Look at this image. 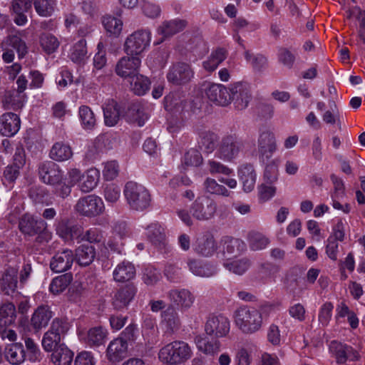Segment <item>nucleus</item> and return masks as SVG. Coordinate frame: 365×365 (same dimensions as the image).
Masks as SVG:
<instances>
[{
  "mask_svg": "<svg viewBox=\"0 0 365 365\" xmlns=\"http://www.w3.org/2000/svg\"><path fill=\"white\" fill-rule=\"evenodd\" d=\"M128 353V344L122 339H113L107 348V357L109 361L118 362L123 360Z\"/></svg>",
  "mask_w": 365,
  "mask_h": 365,
  "instance_id": "25",
  "label": "nucleus"
},
{
  "mask_svg": "<svg viewBox=\"0 0 365 365\" xmlns=\"http://www.w3.org/2000/svg\"><path fill=\"white\" fill-rule=\"evenodd\" d=\"M74 209L80 215L93 217L103 212L104 205L101 197L95 195H88L79 198Z\"/></svg>",
  "mask_w": 365,
  "mask_h": 365,
  "instance_id": "8",
  "label": "nucleus"
},
{
  "mask_svg": "<svg viewBox=\"0 0 365 365\" xmlns=\"http://www.w3.org/2000/svg\"><path fill=\"white\" fill-rule=\"evenodd\" d=\"M18 269L15 267H9L3 273L0 279V289L6 295L13 294L17 288Z\"/></svg>",
  "mask_w": 365,
  "mask_h": 365,
  "instance_id": "24",
  "label": "nucleus"
},
{
  "mask_svg": "<svg viewBox=\"0 0 365 365\" xmlns=\"http://www.w3.org/2000/svg\"><path fill=\"white\" fill-rule=\"evenodd\" d=\"M257 148L259 159L263 162L269 160L277 148L274 133L269 130L261 131L257 140Z\"/></svg>",
  "mask_w": 365,
  "mask_h": 365,
  "instance_id": "11",
  "label": "nucleus"
},
{
  "mask_svg": "<svg viewBox=\"0 0 365 365\" xmlns=\"http://www.w3.org/2000/svg\"><path fill=\"white\" fill-rule=\"evenodd\" d=\"M243 143L235 135L222 137L218 144L216 156L225 162H231L242 150Z\"/></svg>",
  "mask_w": 365,
  "mask_h": 365,
  "instance_id": "6",
  "label": "nucleus"
},
{
  "mask_svg": "<svg viewBox=\"0 0 365 365\" xmlns=\"http://www.w3.org/2000/svg\"><path fill=\"white\" fill-rule=\"evenodd\" d=\"M194 76V71L190 64L184 62L173 63L167 73L168 82L175 86L188 83Z\"/></svg>",
  "mask_w": 365,
  "mask_h": 365,
  "instance_id": "10",
  "label": "nucleus"
},
{
  "mask_svg": "<svg viewBox=\"0 0 365 365\" xmlns=\"http://www.w3.org/2000/svg\"><path fill=\"white\" fill-rule=\"evenodd\" d=\"M136 292L137 287L133 283L120 287L116 290L112 298L113 306L118 310L126 307L134 299Z\"/></svg>",
  "mask_w": 365,
  "mask_h": 365,
  "instance_id": "17",
  "label": "nucleus"
},
{
  "mask_svg": "<svg viewBox=\"0 0 365 365\" xmlns=\"http://www.w3.org/2000/svg\"><path fill=\"white\" fill-rule=\"evenodd\" d=\"M130 85L135 94L143 96L149 90L150 82L147 77L138 73L130 78Z\"/></svg>",
  "mask_w": 365,
  "mask_h": 365,
  "instance_id": "43",
  "label": "nucleus"
},
{
  "mask_svg": "<svg viewBox=\"0 0 365 365\" xmlns=\"http://www.w3.org/2000/svg\"><path fill=\"white\" fill-rule=\"evenodd\" d=\"M224 248L227 253L237 256L246 250V244L240 239L227 237Z\"/></svg>",
  "mask_w": 365,
  "mask_h": 365,
  "instance_id": "53",
  "label": "nucleus"
},
{
  "mask_svg": "<svg viewBox=\"0 0 365 365\" xmlns=\"http://www.w3.org/2000/svg\"><path fill=\"white\" fill-rule=\"evenodd\" d=\"M52 316V312L48 306H40L33 314L31 324L35 330L38 331L48 324Z\"/></svg>",
  "mask_w": 365,
  "mask_h": 365,
  "instance_id": "28",
  "label": "nucleus"
},
{
  "mask_svg": "<svg viewBox=\"0 0 365 365\" xmlns=\"http://www.w3.org/2000/svg\"><path fill=\"white\" fill-rule=\"evenodd\" d=\"M247 240L252 250L264 249L269 243L267 237L257 231H250L247 235Z\"/></svg>",
  "mask_w": 365,
  "mask_h": 365,
  "instance_id": "51",
  "label": "nucleus"
},
{
  "mask_svg": "<svg viewBox=\"0 0 365 365\" xmlns=\"http://www.w3.org/2000/svg\"><path fill=\"white\" fill-rule=\"evenodd\" d=\"M50 158L57 162L69 160L73 156L71 146L63 142L55 143L49 153Z\"/></svg>",
  "mask_w": 365,
  "mask_h": 365,
  "instance_id": "34",
  "label": "nucleus"
},
{
  "mask_svg": "<svg viewBox=\"0 0 365 365\" xmlns=\"http://www.w3.org/2000/svg\"><path fill=\"white\" fill-rule=\"evenodd\" d=\"M146 235L152 244L158 247L164 246L166 235L164 228L158 223H151L146 228Z\"/></svg>",
  "mask_w": 365,
  "mask_h": 365,
  "instance_id": "35",
  "label": "nucleus"
},
{
  "mask_svg": "<svg viewBox=\"0 0 365 365\" xmlns=\"http://www.w3.org/2000/svg\"><path fill=\"white\" fill-rule=\"evenodd\" d=\"M162 322L165 325L167 331L173 334L180 327V319L178 313L177 308L173 305H169L167 309L162 312Z\"/></svg>",
  "mask_w": 365,
  "mask_h": 365,
  "instance_id": "30",
  "label": "nucleus"
},
{
  "mask_svg": "<svg viewBox=\"0 0 365 365\" xmlns=\"http://www.w3.org/2000/svg\"><path fill=\"white\" fill-rule=\"evenodd\" d=\"M207 169L212 175L222 174L225 175H229L232 173V169L215 160H208Z\"/></svg>",
  "mask_w": 365,
  "mask_h": 365,
  "instance_id": "62",
  "label": "nucleus"
},
{
  "mask_svg": "<svg viewBox=\"0 0 365 365\" xmlns=\"http://www.w3.org/2000/svg\"><path fill=\"white\" fill-rule=\"evenodd\" d=\"M120 196V188L114 183L108 184L104 188L105 199L110 202H115Z\"/></svg>",
  "mask_w": 365,
  "mask_h": 365,
  "instance_id": "64",
  "label": "nucleus"
},
{
  "mask_svg": "<svg viewBox=\"0 0 365 365\" xmlns=\"http://www.w3.org/2000/svg\"><path fill=\"white\" fill-rule=\"evenodd\" d=\"M231 101L238 110L246 108L252 99L250 85L247 83L237 82L230 87Z\"/></svg>",
  "mask_w": 365,
  "mask_h": 365,
  "instance_id": "13",
  "label": "nucleus"
},
{
  "mask_svg": "<svg viewBox=\"0 0 365 365\" xmlns=\"http://www.w3.org/2000/svg\"><path fill=\"white\" fill-rule=\"evenodd\" d=\"M20 118L14 113H6L0 116V133L4 136L14 135L20 128Z\"/></svg>",
  "mask_w": 365,
  "mask_h": 365,
  "instance_id": "21",
  "label": "nucleus"
},
{
  "mask_svg": "<svg viewBox=\"0 0 365 365\" xmlns=\"http://www.w3.org/2000/svg\"><path fill=\"white\" fill-rule=\"evenodd\" d=\"M192 356V350L187 343L174 341L162 347L158 353L161 362L167 365H178L184 363Z\"/></svg>",
  "mask_w": 365,
  "mask_h": 365,
  "instance_id": "1",
  "label": "nucleus"
},
{
  "mask_svg": "<svg viewBox=\"0 0 365 365\" xmlns=\"http://www.w3.org/2000/svg\"><path fill=\"white\" fill-rule=\"evenodd\" d=\"M128 117L130 122L136 123L138 126L141 127L144 125L145 122L148 119L149 115L142 105L135 103L130 107Z\"/></svg>",
  "mask_w": 365,
  "mask_h": 365,
  "instance_id": "41",
  "label": "nucleus"
},
{
  "mask_svg": "<svg viewBox=\"0 0 365 365\" xmlns=\"http://www.w3.org/2000/svg\"><path fill=\"white\" fill-rule=\"evenodd\" d=\"M295 56L287 48L281 47L279 49L278 60L284 66L291 68L295 62Z\"/></svg>",
  "mask_w": 365,
  "mask_h": 365,
  "instance_id": "63",
  "label": "nucleus"
},
{
  "mask_svg": "<svg viewBox=\"0 0 365 365\" xmlns=\"http://www.w3.org/2000/svg\"><path fill=\"white\" fill-rule=\"evenodd\" d=\"M151 33L148 30H138L125 39L124 51L128 56L140 55L150 44Z\"/></svg>",
  "mask_w": 365,
  "mask_h": 365,
  "instance_id": "7",
  "label": "nucleus"
},
{
  "mask_svg": "<svg viewBox=\"0 0 365 365\" xmlns=\"http://www.w3.org/2000/svg\"><path fill=\"white\" fill-rule=\"evenodd\" d=\"M26 96L16 91V89L8 90L1 95V103L4 109L17 110L24 104Z\"/></svg>",
  "mask_w": 365,
  "mask_h": 365,
  "instance_id": "22",
  "label": "nucleus"
},
{
  "mask_svg": "<svg viewBox=\"0 0 365 365\" xmlns=\"http://www.w3.org/2000/svg\"><path fill=\"white\" fill-rule=\"evenodd\" d=\"M218 135L210 130L202 131L200 133V148L207 153H212L217 148Z\"/></svg>",
  "mask_w": 365,
  "mask_h": 365,
  "instance_id": "40",
  "label": "nucleus"
},
{
  "mask_svg": "<svg viewBox=\"0 0 365 365\" xmlns=\"http://www.w3.org/2000/svg\"><path fill=\"white\" fill-rule=\"evenodd\" d=\"M73 280L71 274L66 273L58 276L51 281L49 290L53 294H58L63 292Z\"/></svg>",
  "mask_w": 365,
  "mask_h": 365,
  "instance_id": "46",
  "label": "nucleus"
},
{
  "mask_svg": "<svg viewBox=\"0 0 365 365\" xmlns=\"http://www.w3.org/2000/svg\"><path fill=\"white\" fill-rule=\"evenodd\" d=\"M5 357L10 364L14 365L23 363L26 357L23 344L20 342H14L6 346Z\"/></svg>",
  "mask_w": 365,
  "mask_h": 365,
  "instance_id": "29",
  "label": "nucleus"
},
{
  "mask_svg": "<svg viewBox=\"0 0 365 365\" xmlns=\"http://www.w3.org/2000/svg\"><path fill=\"white\" fill-rule=\"evenodd\" d=\"M217 250V243L210 232H206L197 237L193 244L194 252L202 257L212 256Z\"/></svg>",
  "mask_w": 365,
  "mask_h": 365,
  "instance_id": "16",
  "label": "nucleus"
},
{
  "mask_svg": "<svg viewBox=\"0 0 365 365\" xmlns=\"http://www.w3.org/2000/svg\"><path fill=\"white\" fill-rule=\"evenodd\" d=\"M18 227L20 232L26 237L38 235L36 240L39 242H42L43 238L46 241L50 239V235L46 232L47 223L42 219L36 218L29 213L23 215L19 218Z\"/></svg>",
  "mask_w": 365,
  "mask_h": 365,
  "instance_id": "4",
  "label": "nucleus"
},
{
  "mask_svg": "<svg viewBox=\"0 0 365 365\" xmlns=\"http://www.w3.org/2000/svg\"><path fill=\"white\" fill-rule=\"evenodd\" d=\"M141 60L137 56H123L116 63L115 73L123 78H130L139 73Z\"/></svg>",
  "mask_w": 365,
  "mask_h": 365,
  "instance_id": "12",
  "label": "nucleus"
},
{
  "mask_svg": "<svg viewBox=\"0 0 365 365\" xmlns=\"http://www.w3.org/2000/svg\"><path fill=\"white\" fill-rule=\"evenodd\" d=\"M227 51L223 48H217L213 51L209 58L203 62V68L209 71H214L217 66L227 58Z\"/></svg>",
  "mask_w": 365,
  "mask_h": 365,
  "instance_id": "39",
  "label": "nucleus"
},
{
  "mask_svg": "<svg viewBox=\"0 0 365 365\" xmlns=\"http://www.w3.org/2000/svg\"><path fill=\"white\" fill-rule=\"evenodd\" d=\"M38 175L43 182L52 186L60 185L63 181V172L53 161H45L38 165Z\"/></svg>",
  "mask_w": 365,
  "mask_h": 365,
  "instance_id": "9",
  "label": "nucleus"
},
{
  "mask_svg": "<svg viewBox=\"0 0 365 365\" xmlns=\"http://www.w3.org/2000/svg\"><path fill=\"white\" fill-rule=\"evenodd\" d=\"M1 47H11L17 52L19 58H23L27 53L26 43L18 35H9L2 41Z\"/></svg>",
  "mask_w": 365,
  "mask_h": 365,
  "instance_id": "38",
  "label": "nucleus"
},
{
  "mask_svg": "<svg viewBox=\"0 0 365 365\" xmlns=\"http://www.w3.org/2000/svg\"><path fill=\"white\" fill-rule=\"evenodd\" d=\"M188 266L191 272L197 276L209 277L215 272V267L210 264H202L195 259L190 260Z\"/></svg>",
  "mask_w": 365,
  "mask_h": 365,
  "instance_id": "45",
  "label": "nucleus"
},
{
  "mask_svg": "<svg viewBox=\"0 0 365 365\" xmlns=\"http://www.w3.org/2000/svg\"><path fill=\"white\" fill-rule=\"evenodd\" d=\"M187 25V21L185 19H175L165 21L158 27V32L163 37L167 38L182 31Z\"/></svg>",
  "mask_w": 365,
  "mask_h": 365,
  "instance_id": "27",
  "label": "nucleus"
},
{
  "mask_svg": "<svg viewBox=\"0 0 365 365\" xmlns=\"http://www.w3.org/2000/svg\"><path fill=\"white\" fill-rule=\"evenodd\" d=\"M250 263L247 259H241L231 262L224 263V266L230 272L241 275L250 267Z\"/></svg>",
  "mask_w": 365,
  "mask_h": 365,
  "instance_id": "58",
  "label": "nucleus"
},
{
  "mask_svg": "<svg viewBox=\"0 0 365 365\" xmlns=\"http://www.w3.org/2000/svg\"><path fill=\"white\" fill-rule=\"evenodd\" d=\"M56 231L57 235L66 240L79 239L82 235V227L78 225H69L67 220H61L56 225Z\"/></svg>",
  "mask_w": 365,
  "mask_h": 365,
  "instance_id": "26",
  "label": "nucleus"
},
{
  "mask_svg": "<svg viewBox=\"0 0 365 365\" xmlns=\"http://www.w3.org/2000/svg\"><path fill=\"white\" fill-rule=\"evenodd\" d=\"M235 323L245 334H252L258 331L262 324L261 312L254 307L243 306L235 312Z\"/></svg>",
  "mask_w": 365,
  "mask_h": 365,
  "instance_id": "3",
  "label": "nucleus"
},
{
  "mask_svg": "<svg viewBox=\"0 0 365 365\" xmlns=\"http://www.w3.org/2000/svg\"><path fill=\"white\" fill-rule=\"evenodd\" d=\"M78 113L83 128L88 130L93 128L96 120L92 110L87 106H81L79 108Z\"/></svg>",
  "mask_w": 365,
  "mask_h": 365,
  "instance_id": "54",
  "label": "nucleus"
},
{
  "mask_svg": "<svg viewBox=\"0 0 365 365\" xmlns=\"http://www.w3.org/2000/svg\"><path fill=\"white\" fill-rule=\"evenodd\" d=\"M245 57L247 61L250 63L254 69L261 71L267 63V58L261 54L253 55L250 51H245Z\"/></svg>",
  "mask_w": 365,
  "mask_h": 365,
  "instance_id": "59",
  "label": "nucleus"
},
{
  "mask_svg": "<svg viewBox=\"0 0 365 365\" xmlns=\"http://www.w3.org/2000/svg\"><path fill=\"white\" fill-rule=\"evenodd\" d=\"M56 0H34V6L36 13L42 17H49L54 13Z\"/></svg>",
  "mask_w": 365,
  "mask_h": 365,
  "instance_id": "48",
  "label": "nucleus"
},
{
  "mask_svg": "<svg viewBox=\"0 0 365 365\" xmlns=\"http://www.w3.org/2000/svg\"><path fill=\"white\" fill-rule=\"evenodd\" d=\"M103 109L105 124L110 127L115 125L120 115L118 103L113 99H109Z\"/></svg>",
  "mask_w": 365,
  "mask_h": 365,
  "instance_id": "31",
  "label": "nucleus"
},
{
  "mask_svg": "<svg viewBox=\"0 0 365 365\" xmlns=\"http://www.w3.org/2000/svg\"><path fill=\"white\" fill-rule=\"evenodd\" d=\"M24 344L29 360L31 362L39 361L41 359V352L34 340L30 337H25Z\"/></svg>",
  "mask_w": 365,
  "mask_h": 365,
  "instance_id": "55",
  "label": "nucleus"
},
{
  "mask_svg": "<svg viewBox=\"0 0 365 365\" xmlns=\"http://www.w3.org/2000/svg\"><path fill=\"white\" fill-rule=\"evenodd\" d=\"M103 24L107 32L115 36H118L122 31V21L113 16L104 17Z\"/></svg>",
  "mask_w": 365,
  "mask_h": 365,
  "instance_id": "56",
  "label": "nucleus"
},
{
  "mask_svg": "<svg viewBox=\"0 0 365 365\" xmlns=\"http://www.w3.org/2000/svg\"><path fill=\"white\" fill-rule=\"evenodd\" d=\"M99 178V171L96 168H91L83 173L78 187L83 192H89L96 187Z\"/></svg>",
  "mask_w": 365,
  "mask_h": 365,
  "instance_id": "36",
  "label": "nucleus"
},
{
  "mask_svg": "<svg viewBox=\"0 0 365 365\" xmlns=\"http://www.w3.org/2000/svg\"><path fill=\"white\" fill-rule=\"evenodd\" d=\"M329 351L339 364H345L347 359L359 361L360 359V355L357 351L354 350L351 346L337 341H331Z\"/></svg>",
  "mask_w": 365,
  "mask_h": 365,
  "instance_id": "14",
  "label": "nucleus"
},
{
  "mask_svg": "<svg viewBox=\"0 0 365 365\" xmlns=\"http://www.w3.org/2000/svg\"><path fill=\"white\" fill-rule=\"evenodd\" d=\"M203 185L205 192L210 195L229 197L231 193L224 185L211 178H207Z\"/></svg>",
  "mask_w": 365,
  "mask_h": 365,
  "instance_id": "47",
  "label": "nucleus"
},
{
  "mask_svg": "<svg viewBox=\"0 0 365 365\" xmlns=\"http://www.w3.org/2000/svg\"><path fill=\"white\" fill-rule=\"evenodd\" d=\"M96 257V250L93 246L82 245L76 250V258L81 266L90 265Z\"/></svg>",
  "mask_w": 365,
  "mask_h": 365,
  "instance_id": "37",
  "label": "nucleus"
},
{
  "mask_svg": "<svg viewBox=\"0 0 365 365\" xmlns=\"http://www.w3.org/2000/svg\"><path fill=\"white\" fill-rule=\"evenodd\" d=\"M69 328L70 325L67 320L56 318L53 320L48 331L53 332L55 334H58L61 339V337L67 333Z\"/></svg>",
  "mask_w": 365,
  "mask_h": 365,
  "instance_id": "60",
  "label": "nucleus"
},
{
  "mask_svg": "<svg viewBox=\"0 0 365 365\" xmlns=\"http://www.w3.org/2000/svg\"><path fill=\"white\" fill-rule=\"evenodd\" d=\"M197 349L206 354L213 355L220 351V343L217 339L209 341L207 338L197 336L195 338Z\"/></svg>",
  "mask_w": 365,
  "mask_h": 365,
  "instance_id": "42",
  "label": "nucleus"
},
{
  "mask_svg": "<svg viewBox=\"0 0 365 365\" xmlns=\"http://www.w3.org/2000/svg\"><path fill=\"white\" fill-rule=\"evenodd\" d=\"M240 179L242 181L243 190L246 192L252 191L255 185L256 173L252 165L246 164L239 170Z\"/></svg>",
  "mask_w": 365,
  "mask_h": 365,
  "instance_id": "32",
  "label": "nucleus"
},
{
  "mask_svg": "<svg viewBox=\"0 0 365 365\" xmlns=\"http://www.w3.org/2000/svg\"><path fill=\"white\" fill-rule=\"evenodd\" d=\"M74 261V255L71 250H64L56 253L51 259L50 267L55 272H63L69 269Z\"/></svg>",
  "mask_w": 365,
  "mask_h": 365,
  "instance_id": "20",
  "label": "nucleus"
},
{
  "mask_svg": "<svg viewBox=\"0 0 365 365\" xmlns=\"http://www.w3.org/2000/svg\"><path fill=\"white\" fill-rule=\"evenodd\" d=\"M192 216L198 221H208L216 215L217 205L215 200L207 195L197 197L190 206Z\"/></svg>",
  "mask_w": 365,
  "mask_h": 365,
  "instance_id": "5",
  "label": "nucleus"
},
{
  "mask_svg": "<svg viewBox=\"0 0 365 365\" xmlns=\"http://www.w3.org/2000/svg\"><path fill=\"white\" fill-rule=\"evenodd\" d=\"M86 57V41L84 39H81L73 45L70 54V58L73 62L81 64L84 63Z\"/></svg>",
  "mask_w": 365,
  "mask_h": 365,
  "instance_id": "50",
  "label": "nucleus"
},
{
  "mask_svg": "<svg viewBox=\"0 0 365 365\" xmlns=\"http://www.w3.org/2000/svg\"><path fill=\"white\" fill-rule=\"evenodd\" d=\"M39 41L41 46L47 54L54 53L60 45L58 38L54 35L48 33L41 34Z\"/></svg>",
  "mask_w": 365,
  "mask_h": 365,
  "instance_id": "52",
  "label": "nucleus"
},
{
  "mask_svg": "<svg viewBox=\"0 0 365 365\" xmlns=\"http://www.w3.org/2000/svg\"><path fill=\"white\" fill-rule=\"evenodd\" d=\"M119 173V165L115 160L105 163L103 169V176L106 180H114Z\"/></svg>",
  "mask_w": 365,
  "mask_h": 365,
  "instance_id": "61",
  "label": "nucleus"
},
{
  "mask_svg": "<svg viewBox=\"0 0 365 365\" xmlns=\"http://www.w3.org/2000/svg\"><path fill=\"white\" fill-rule=\"evenodd\" d=\"M107 331L102 327L90 329L87 334V343L90 346H98L103 344L106 339Z\"/></svg>",
  "mask_w": 365,
  "mask_h": 365,
  "instance_id": "49",
  "label": "nucleus"
},
{
  "mask_svg": "<svg viewBox=\"0 0 365 365\" xmlns=\"http://www.w3.org/2000/svg\"><path fill=\"white\" fill-rule=\"evenodd\" d=\"M168 297L172 305H175L182 312L190 309L195 299L191 292L186 289H171L168 293Z\"/></svg>",
  "mask_w": 365,
  "mask_h": 365,
  "instance_id": "18",
  "label": "nucleus"
},
{
  "mask_svg": "<svg viewBox=\"0 0 365 365\" xmlns=\"http://www.w3.org/2000/svg\"><path fill=\"white\" fill-rule=\"evenodd\" d=\"M136 270L134 264L124 260L117 264L113 272V280L116 282L124 283L135 278Z\"/></svg>",
  "mask_w": 365,
  "mask_h": 365,
  "instance_id": "23",
  "label": "nucleus"
},
{
  "mask_svg": "<svg viewBox=\"0 0 365 365\" xmlns=\"http://www.w3.org/2000/svg\"><path fill=\"white\" fill-rule=\"evenodd\" d=\"M205 93L207 98L217 106H226L231 103L230 89L222 84L210 85Z\"/></svg>",
  "mask_w": 365,
  "mask_h": 365,
  "instance_id": "19",
  "label": "nucleus"
},
{
  "mask_svg": "<svg viewBox=\"0 0 365 365\" xmlns=\"http://www.w3.org/2000/svg\"><path fill=\"white\" fill-rule=\"evenodd\" d=\"M52 351L51 361L54 365H70L71 364L73 352L64 344H59Z\"/></svg>",
  "mask_w": 365,
  "mask_h": 365,
  "instance_id": "33",
  "label": "nucleus"
},
{
  "mask_svg": "<svg viewBox=\"0 0 365 365\" xmlns=\"http://www.w3.org/2000/svg\"><path fill=\"white\" fill-rule=\"evenodd\" d=\"M123 193L130 208L133 210L141 212L150 205V194L141 184L134 181L128 182L125 185Z\"/></svg>",
  "mask_w": 365,
  "mask_h": 365,
  "instance_id": "2",
  "label": "nucleus"
},
{
  "mask_svg": "<svg viewBox=\"0 0 365 365\" xmlns=\"http://www.w3.org/2000/svg\"><path fill=\"white\" fill-rule=\"evenodd\" d=\"M205 331L212 337L225 336L230 331V321L222 315L211 316L205 323Z\"/></svg>",
  "mask_w": 365,
  "mask_h": 365,
  "instance_id": "15",
  "label": "nucleus"
},
{
  "mask_svg": "<svg viewBox=\"0 0 365 365\" xmlns=\"http://www.w3.org/2000/svg\"><path fill=\"white\" fill-rule=\"evenodd\" d=\"M16 308L12 303L0 306V327H9L16 319Z\"/></svg>",
  "mask_w": 365,
  "mask_h": 365,
  "instance_id": "44",
  "label": "nucleus"
},
{
  "mask_svg": "<svg viewBox=\"0 0 365 365\" xmlns=\"http://www.w3.org/2000/svg\"><path fill=\"white\" fill-rule=\"evenodd\" d=\"M61 339L58 334H53L48 330L44 333L41 344L45 351L51 352L61 344L60 342Z\"/></svg>",
  "mask_w": 365,
  "mask_h": 365,
  "instance_id": "57",
  "label": "nucleus"
}]
</instances>
